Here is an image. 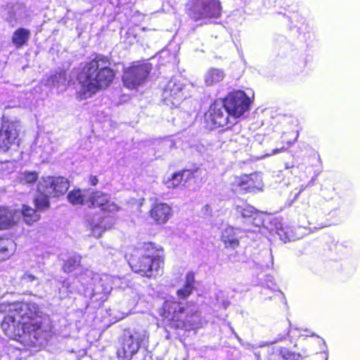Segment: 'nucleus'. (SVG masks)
Listing matches in <instances>:
<instances>
[{
  "label": "nucleus",
  "mask_w": 360,
  "mask_h": 360,
  "mask_svg": "<svg viewBox=\"0 0 360 360\" xmlns=\"http://www.w3.org/2000/svg\"><path fill=\"white\" fill-rule=\"evenodd\" d=\"M79 262L80 258L79 257L75 256L71 257L65 262L63 266L64 271L67 272L72 271L74 268L79 264Z\"/></svg>",
  "instance_id": "obj_33"
},
{
  "label": "nucleus",
  "mask_w": 360,
  "mask_h": 360,
  "mask_svg": "<svg viewBox=\"0 0 360 360\" xmlns=\"http://www.w3.org/2000/svg\"><path fill=\"white\" fill-rule=\"evenodd\" d=\"M159 314L167 324L175 328H195L197 327L195 319L199 318L197 311L188 312L180 303L173 300H166L160 309Z\"/></svg>",
  "instance_id": "obj_5"
},
{
  "label": "nucleus",
  "mask_w": 360,
  "mask_h": 360,
  "mask_svg": "<svg viewBox=\"0 0 360 360\" xmlns=\"http://www.w3.org/2000/svg\"><path fill=\"white\" fill-rule=\"evenodd\" d=\"M231 141L239 143L240 145H245L248 142L247 138L244 135L240 134H237L231 137Z\"/></svg>",
  "instance_id": "obj_36"
},
{
  "label": "nucleus",
  "mask_w": 360,
  "mask_h": 360,
  "mask_svg": "<svg viewBox=\"0 0 360 360\" xmlns=\"http://www.w3.org/2000/svg\"><path fill=\"white\" fill-rule=\"evenodd\" d=\"M269 360H285L283 357L281 349H276L274 352Z\"/></svg>",
  "instance_id": "obj_37"
},
{
  "label": "nucleus",
  "mask_w": 360,
  "mask_h": 360,
  "mask_svg": "<svg viewBox=\"0 0 360 360\" xmlns=\"http://www.w3.org/2000/svg\"><path fill=\"white\" fill-rule=\"evenodd\" d=\"M245 179H246L245 192L255 193L262 190L263 182L260 174L254 173L250 175H245Z\"/></svg>",
  "instance_id": "obj_21"
},
{
  "label": "nucleus",
  "mask_w": 360,
  "mask_h": 360,
  "mask_svg": "<svg viewBox=\"0 0 360 360\" xmlns=\"http://www.w3.org/2000/svg\"><path fill=\"white\" fill-rule=\"evenodd\" d=\"M285 150H286V148H285L284 146H283V147H281V148H276V149H274V150H272V152H271V154H266V155H264L263 156V158H266V157H269V156H270V155H276V154H277V153H279L283 152V151H285Z\"/></svg>",
  "instance_id": "obj_38"
},
{
  "label": "nucleus",
  "mask_w": 360,
  "mask_h": 360,
  "mask_svg": "<svg viewBox=\"0 0 360 360\" xmlns=\"http://www.w3.org/2000/svg\"><path fill=\"white\" fill-rule=\"evenodd\" d=\"M324 360H328V356H325V359Z\"/></svg>",
  "instance_id": "obj_49"
},
{
  "label": "nucleus",
  "mask_w": 360,
  "mask_h": 360,
  "mask_svg": "<svg viewBox=\"0 0 360 360\" xmlns=\"http://www.w3.org/2000/svg\"><path fill=\"white\" fill-rule=\"evenodd\" d=\"M91 184L95 186L96 185V184L98 183V179H96V176H92L91 177Z\"/></svg>",
  "instance_id": "obj_41"
},
{
  "label": "nucleus",
  "mask_w": 360,
  "mask_h": 360,
  "mask_svg": "<svg viewBox=\"0 0 360 360\" xmlns=\"http://www.w3.org/2000/svg\"><path fill=\"white\" fill-rule=\"evenodd\" d=\"M195 288V275L189 271L186 274L183 286L176 291L179 299L185 300L193 292Z\"/></svg>",
  "instance_id": "obj_19"
},
{
  "label": "nucleus",
  "mask_w": 360,
  "mask_h": 360,
  "mask_svg": "<svg viewBox=\"0 0 360 360\" xmlns=\"http://www.w3.org/2000/svg\"><path fill=\"white\" fill-rule=\"evenodd\" d=\"M245 184L246 179H245V175L233 176L231 179L230 181L232 191L239 193H245Z\"/></svg>",
  "instance_id": "obj_30"
},
{
  "label": "nucleus",
  "mask_w": 360,
  "mask_h": 360,
  "mask_svg": "<svg viewBox=\"0 0 360 360\" xmlns=\"http://www.w3.org/2000/svg\"><path fill=\"white\" fill-rule=\"evenodd\" d=\"M274 224L276 226V233L282 241L287 243L294 239V235L290 229L288 227L283 228L278 219L274 220Z\"/></svg>",
  "instance_id": "obj_27"
},
{
  "label": "nucleus",
  "mask_w": 360,
  "mask_h": 360,
  "mask_svg": "<svg viewBox=\"0 0 360 360\" xmlns=\"http://www.w3.org/2000/svg\"><path fill=\"white\" fill-rule=\"evenodd\" d=\"M304 190V187L303 186H301V188L300 190V191L295 195V198H297L298 195H300V193L303 191Z\"/></svg>",
  "instance_id": "obj_43"
},
{
  "label": "nucleus",
  "mask_w": 360,
  "mask_h": 360,
  "mask_svg": "<svg viewBox=\"0 0 360 360\" xmlns=\"http://www.w3.org/2000/svg\"><path fill=\"white\" fill-rule=\"evenodd\" d=\"M288 335L292 338L300 337V336H309V332L306 330L300 329L297 328L290 327Z\"/></svg>",
  "instance_id": "obj_34"
},
{
  "label": "nucleus",
  "mask_w": 360,
  "mask_h": 360,
  "mask_svg": "<svg viewBox=\"0 0 360 360\" xmlns=\"http://www.w3.org/2000/svg\"><path fill=\"white\" fill-rule=\"evenodd\" d=\"M188 15L194 21L218 18L221 8L219 0H190L188 5Z\"/></svg>",
  "instance_id": "obj_7"
},
{
  "label": "nucleus",
  "mask_w": 360,
  "mask_h": 360,
  "mask_svg": "<svg viewBox=\"0 0 360 360\" xmlns=\"http://www.w3.org/2000/svg\"><path fill=\"white\" fill-rule=\"evenodd\" d=\"M44 143L43 146L39 145L37 153H41V157L44 160L52 153L53 148L48 136H39L36 140V144Z\"/></svg>",
  "instance_id": "obj_26"
},
{
  "label": "nucleus",
  "mask_w": 360,
  "mask_h": 360,
  "mask_svg": "<svg viewBox=\"0 0 360 360\" xmlns=\"http://www.w3.org/2000/svg\"><path fill=\"white\" fill-rule=\"evenodd\" d=\"M150 217L158 224H166L172 216V209L167 203L155 202L150 210Z\"/></svg>",
  "instance_id": "obj_17"
},
{
  "label": "nucleus",
  "mask_w": 360,
  "mask_h": 360,
  "mask_svg": "<svg viewBox=\"0 0 360 360\" xmlns=\"http://www.w3.org/2000/svg\"><path fill=\"white\" fill-rule=\"evenodd\" d=\"M281 352L285 360H298L300 357L299 354L292 352L287 349H281Z\"/></svg>",
  "instance_id": "obj_35"
},
{
  "label": "nucleus",
  "mask_w": 360,
  "mask_h": 360,
  "mask_svg": "<svg viewBox=\"0 0 360 360\" xmlns=\"http://www.w3.org/2000/svg\"><path fill=\"white\" fill-rule=\"evenodd\" d=\"M15 21H19V22H22L23 21V20H22L20 17H18H18L15 18Z\"/></svg>",
  "instance_id": "obj_45"
},
{
  "label": "nucleus",
  "mask_w": 360,
  "mask_h": 360,
  "mask_svg": "<svg viewBox=\"0 0 360 360\" xmlns=\"http://www.w3.org/2000/svg\"><path fill=\"white\" fill-rule=\"evenodd\" d=\"M146 338L145 331L128 333L123 338L122 346L117 349V356L120 360H130L137 353L141 343Z\"/></svg>",
  "instance_id": "obj_11"
},
{
  "label": "nucleus",
  "mask_w": 360,
  "mask_h": 360,
  "mask_svg": "<svg viewBox=\"0 0 360 360\" xmlns=\"http://www.w3.org/2000/svg\"><path fill=\"white\" fill-rule=\"evenodd\" d=\"M290 167L288 164H286V165H285V168H286V169H288V168H290Z\"/></svg>",
  "instance_id": "obj_47"
},
{
  "label": "nucleus",
  "mask_w": 360,
  "mask_h": 360,
  "mask_svg": "<svg viewBox=\"0 0 360 360\" xmlns=\"http://www.w3.org/2000/svg\"><path fill=\"white\" fill-rule=\"evenodd\" d=\"M17 124L5 117L0 120V149L4 152L18 146Z\"/></svg>",
  "instance_id": "obj_10"
},
{
  "label": "nucleus",
  "mask_w": 360,
  "mask_h": 360,
  "mask_svg": "<svg viewBox=\"0 0 360 360\" xmlns=\"http://www.w3.org/2000/svg\"><path fill=\"white\" fill-rule=\"evenodd\" d=\"M225 74L224 71L218 68H210L204 75V82L206 86H213L224 79Z\"/></svg>",
  "instance_id": "obj_23"
},
{
  "label": "nucleus",
  "mask_w": 360,
  "mask_h": 360,
  "mask_svg": "<svg viewBox=\"0 0 360 360\" xmlns=\"http://www.w3.org/2000/svg\"><path fill=\"white\" fill-rule=\"evenodd\" d=\"M15 244L9 238H0V260H4L14 252Z\"/></svg>",
  "instance_id": "obj_25"
},
{
  "label": "nucleus",
  "mask_w": 360,
  "mask_h": 360,
  "mask_svg": "<svg viewBox=\"0 0 360 360\" xmlns=\"http://www.w3.org/2000/svg\"><path fill=\"white\" fill-rule=\"evenodd\" d=\"M196 172H198V169L181 170L166 176L163 183L168 188H175L180 185L186 186L188 182L195 177Z\"/></svg>",
  "instance_id": "obj_15"
},
{
  "label": "nucleus",
  "mask_w": 360,
  "mask_h": 360,
  "mask_svg": "<svg viewBox=\"0 0 360 360\" xmlns=\"http://www.w3.org/2000/svg\"><path fill=\"white\" fill-rule=\"evenodd\" d=\"M108 65L109 61L100 56L85 64L78 78L80 86L77 93V98H89L112 82L115 73Z\"/></svg>",
  "instance_id": "obj_2"
},
{
  "label": "nucleus",
  "mask_w": 360,
  "mask_h": 360,
  "mask_svg": "<svg viewBox=\"0 0 360 360\" xmlns=\"http://www.w3.org/2000/svg\"><path fill=\"white\" fill-rule=\"evenodd\" d=\"M160 252L153 243H145L127 252L126 258L134 272L151 278L158 276L163 267Z\"/></svg>",
  "instance_id": "obj_4"
},
{
  "label": "nucleus",
  "mask_w": 360,
  "mask_h": 360,
  "mask_svg": "<svg viewBox=\"0 0 360 360\" xmlns=\"http://www.w3.org/2000/svg\"><path fill=\"white\" fill-rule=\"evenodd\" d=\"M31 37V32L25 28H18L13 33L11 41L16 49H20L26 45Z\"/></svg>",
  "instance_id": "obj_22"
},
{
  "label": "nucleus",
  "mask_w": 360,
  "mask_h": 360,
  "mask_svg": "<svg viewBox=\"0 0 360 360\" xmlns=\"http://www.w3.org/2000/svg\"><path fill=\"white\" fill-rule=\"evenodd\" d=\"M86 195V191L75 189L69 193L68 199V201L72 205H82L84 202Z\"/></svg>",
  "instance_id": "obj_29"
},
{
  "label": "nucleus",
  "mask_w": 360,
  "mask_h": 360,
  "mask_svg": "<svg viewBox=\"0 0 360 360\" xmlns=\"http://www.w3.org/2000/svg\"><path fill=\"white\" fill-rule=\"evenodd\" d=\"M120 278L108 274L98 275L86 269L77 277H70L63 282V288L68 292H83L86 296L101 295L98 300H105Z\"/></svg>",
  "instance_id": "obj_3"
},
{
  "label": "nucleus",
  "mask_w": 360,
  "mask_h": 360,
  "mask_svg": "<svg viewBox=\"0 0 360 360\" xmlns=\"http://www.w3.org/2000/svg\"><path fill=\"white\" fill-rule=\"evenodd\" d=\"M202 212L204 215L209 216L212 213V208L209 205H206L202 207Z\"/></svg>",
  "instance_id": "obj_39"
},
{
  "label": "nucleus",
  "mask_w": 360,
  "mask_h": 360,
  "mask_svg": "<svg viewBox=\"0 0 360 360\" xmlns=\"http://www.w3.org/2000/svg\"><path fill=\"white\" fill-rule=\"evenodd\" d=\"M10 166H13V163L12 162H4V163H1V169H8L10 167Z\"/></svg>",
  "instance_id": "obj_40"
},
{
  "label": "nucleus",
  "mask_w": 360,
  "mask_h": 360,
  "mask_svg": "<svg viewBox=\"0 0 360 360\" xmlns=\"http://www.w3.org/2000/svg\"><path fill=\"white\" fill-rule=\"evenodd\" d=\"M238 231L232 226L226 227L221 233V240L226 248H235L239 245Z\"/></svg>",
  "instance_id": "obj_20"
},
{
  "label": "nucleus",
  "mask_w": 360,
  "mask_h": 360,
  "mask_svg": "<svg viewBox=\"0 0 360 360\" xmlns=\"http://www.w3.org/2000/svg\"><path fill=\"white\" fill-rule=\"evenodd\" d=\"M70 186L67 179L61 176L42 177L39 181L37 189L41 194L35 199V206L39 210L49 207V197H58L66 193Z\"/></svg>",
  "instance_id": "obj_6"
},
{
  "label": "nucleus",
  "mask_w": 360,
  "mask_h": 360,
  "mask_svg": "<svg viewBox=\"0 0 360 360\" xmlns=\"http://www.w3.org/2000/svg\"><path fill=\"white\" fill-rule=\"evenodd\" d=\"M38 179V174L36 172H24L20 174L19 181L22 184H33Z\"/></svg>",
  "instance_id": "obj_31"
},
{
  "label": "nucleus",
  "mask_w": 360,
  "mask_h": 360,
  "mask_svg": "<svg viewBox=\"0 0 360 360\" xmlns=\"http://www.w3.org/2000/svg\"><path fill=\"white\" fill-rule=\"evenodd\" d=\"M10 22H13V20L12 19H7Z\"/></svg>",
  "instance_id": "obj_48"
},
{
  "label": "nucleus",
  "mask_w": 360,
  "mask_h": 360,
  "mask_svg": "<svg viewBox=\"0 0 360 360\" xmlns=\"http://www.w3.org/2000/svg\"><path fill=\"white\" fill-rule=\"evenodd\" d=\"M49 84L56 87L58 91H63L66 86V75L64 72H60L51 77Z\"/></svg>",
  "instance_id": "obj_28"
},
{
  "label": "nucleus",
  "mask_w": 360,
  "mask_h": 360,
  "mask_svg": "<svg viewBox=\"0 0 360 360\" xmlns=\"http://www.w3.org/2000/svg\"><path fill=\"white\" fill-rule=\"evenodd\" d=\"M21 216L24 217L25 221L27 224L39 219V215L36 210L27 205H23L21 211L0 208V229H8L14 224Z\"/></svg>",
  "instance_id": "obj_8"
},
{
  "label": "nucleus",
  "mask_w": 360,
  "mask_h": 360,
  "mask_svg": "<svg viewBox=\"0 0 360 360\" xmlns=\"http://www.w3.org/2000/svg\"><path fill=\"white\" fill-rule=\"evenodd\" d=\"M165 53H166V52H165V51H162V52L160 53L161 56H163V55H164V54H165Z\"/></svg>",
  "instance_id": "obj_46"
},
{
  "label": "nucleus",
  "mask_w": 360,
  "mask_h": 360,
  "mask_svg": "<svg viewBox=\"0 0 360 360\" xmlns=\"http://www.w3.org/2000/svg\"><path fill=\"white\" fill-rule=\"evenodd\" d=\"M230 117L238 118L249 110L250 99L243 91L230 93L223 101Z\"/></svg>",
  "instance_id": "obj_9"
},
{
  "label": "nucleus",
  "mask_w": 360,
  "mask_h": 360,
  "mask_svg": "<svg viewBox=\"0 0 360 360\" xmlns=\"http://www.w3.org/2000/svg\"><path fill=\"white\" fill-rule=\"evenodd\" d=\"M183 85L174 79L170 80L163 91L162 96L167 105L177 107L184 98Z\"/></svg>",
  "instance_id": "obj_14"
},
{
  "label": "nucleus",
  "mask_w": 360,
  "mask_h": 360,
  "mask_svg": "<svg viewBox=\"0 0 360 360\" xmlns=\"http://www.w3.org/2000/svg\"><path fill=\"white\" fill-rule=\"evenodd\" d=\"M229 112L225 107L224 102H216L213 103L209 111L205 114V119L211 128L224 127L231 123Z\"/></svg>",
  "instance_id": "obj_12"
},
{
  "label": "nucleus",
  "mask_w": 360,
  "mask_h": 360,
  "mask_svg": "<svg viewBox=\"0 0 360 360\" xmlns=\"http://www.w3.org/2000/svg\"><path fill=\"white\" fill-rule=\"evenodd\" d=\"M264 214L259 211H257L254 216L252 217L248 225H252L255 228H260L264 224Z\"/></svg>",
  "instance_id": "obj_32"
},
{
  "label": "nucleus",
  "mask_w": 360,
  "mask_h": 360,
  "mask_svg": "<svg viewBox=\"0 0 360 360\" xmlns=\"http://www.w3.org/2000/svg\"><path fill=\"white\" fill-rule=\"evenodd\" d=\"M236 338H238V340H240L239 337H238L237 335H236Z\"/></svg>",
  "instance_id": "obj_50"
},
{
  "label": "nucleus",
  "mask_w": 360,
  "mask_h": 360,
  "mask_svg": "<svg viewBox=\"0 0 360 360\" xmlns=\"http://www.w3.org/2000/svg\"><path fill=\"white\" fill-rule=\"evenodd\" d=\"M8 311L1 323L5 334L13 339L24 338L34 345H42L49 337L50 327L39 316L33 302H14L5 307Z\"/></svg>",
  "instance_id": "obj_1"
},
{
  "label": "nucleus",
  "mask_w": 360,
  "mask_h": 360,
  "mask_svg": "<svg viewBox=\"0 0 360 360\" xmlns=\"http://www.w3.org/2000/svg\"><path fill=\"white\" fill-rule=\"evenodd\" d=\"M148 73L149 68L147 65H133L127 68L123 74L124 85L129 89H134L143 84Z\"/></svg>",
  "instance_id": "obj_13"
},
{
  "label": "nucleus",
  "mask_w": 360,
  "mask_h": 360,
  "mask_svg": "<svg viewBox=\"0 0 360 360\" xmlns=\"http://www.w3.org/2000/svg\"><path fill=\"white\" fill-rule=\"evenodd\" d=\"M105 221H108V219H101L98 216H94L92 217L89 216L87 219L89 226L95 237H100L105 230L111 227V224L105 222Z\"/></svg>",
  "instance_id": "obj_18"
},
{
  "label": "nucleus",
  "mask_w": 360,
  "mask_h": 360,
  "mask_svg": "<svg viewBox=\"0 0 360 360\" xmlns=\"http://www.w3.org/2000/svg\"><path fill=\"white\" fill-rule=\"evenodd\" d=\"M90 202L92 206L101 207L103 211L109 213H114L119 210L117 205L110 201L109 195L100 191L94 192L91 195Z\"/></svg>",
  "instance_id": "obj_16"
},
{
  "label": "nucleus",
  "mask_w": 360,
  "mask_h": 360,
  "mask_svg": "<svg viewBox=\"0 0 360 360\" xmlns=\"http://www.w3.org/2000/svg\"><path fill=\"white\" fill-rule=\"evenodd\" d=\"M235 210L236 213L240 215L241 217L244 219V223L247 224L257 211L252 206L245 203L236 205Z\"/></svg>",
  "instance_id": "obj_24"
},
{
  "label": "nucleus",
  "mask_w": 360,
  "mask_h": 360,
  "mask_svg": "<svg viewBox=\"0 0 360 360\" xmlns=\"http://www.w3.org/2000/svg\"><path fill=\"white\" fill-rule=\"evenodd\" d=\"M245 231H251V232H256V229L251 228V227H245L244 229Z\"/></svg>",
  "instance_id": "obj_42"
},
{
  "label": "nucleus",
  "mask_w": 360,
  "mask_h": 360,
  "mask_svg": "<svg viewBox=\"0 0 360 360\" xmlns=\"http://www.w3.org/2000/svg\"><path fill=\"white\" fill-rule=\"evenodd\" d=\"M26 279L29 280V281H32L34 279V277L32 275H28L25 277Z\"/></svg>",
  "instance_id": "obj_44"
}]
</instances>
